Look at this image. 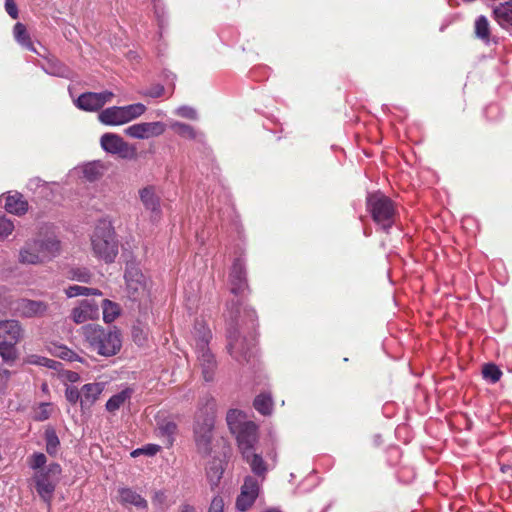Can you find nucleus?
Listing matches in <instances>:
<instances>
[{"instance_id":"0e129e2a","label":"nucleus","mask_w":512,"mask_h":512,"mask_svg":"<svg viewBox=\"0 0 512 512\" xmlns=\"http://www.w3.org/2000/svg\"><path fill=\"white\" fill-rule=\"evenodd\" d=\"M509 469H510V466H508V465H503V466L501 467V471H502L503 473L507 472Z\"/></svg>"},{"instance_id":"f257e3e1","label":"nucleus","mask_w":512,"mask_h":512,"mask_svg":"<svg viewBox=\"0 0 512 512\" xmlns=\"http://www.w3.org/2000/svg\"><path fill=\"white\" fill-rule=\"evenodd\" d=\"M227 323L228 351L239 363L249 362L254 356V339L246 340L240 336V329L253 330L257 315L254 309L240 300L227 305L225 314Z\"/></svg>"},{"instance_id":"39448f33","label":"nucleus","mask_w":512,"mask_h":512,"mask_svg":"<svg viewBox=\"0 0 512 512\" xmlns=\"http://www.w3.org/2000/svg\"><path fill=\"white\" fill-rule=\"evenodd\" d=\"M91 244L94 254L105 262H113L118 254V244L111 226H97Z\"/></svg>"},{"instance_id":"4c0bfd02","label":"nucleus","mask_w":512,"mask_h":512,"mask_svg":"<svg viewBox=\"0 0 512 512\" xmlns=\"http://www.w3.org/2000/svg\"><path fill=\"white\" fill-rule=\"evenodd\" d=\"M152 504L158 510H166L172 505V501L164 490H157L152 496Z\"/></svg>"},{"instance_id":"ea45409f","label":"nucleus","mask_w":512,"mask_h":512,"mask_svg":"<svg viewBox=\"0 0 512 512\" xmlns=\"http://www.w3.org/2000/svg\"><path fill=\"white\" fill-rule=\"evenodd\" d=\"M482 374L484 379L489 380L491 383H496L502 376V372L494 364H486L483 367Z\"/></svg>"},{"instance_id":"680f3d73","label":"nucleus","mask_w":512,"mask_h":512,"mask_svg":"<svg viewBox=\"0 0 512 512\" xmlns=\"http://www.w3.org/2000/svg\"><path fill=\"white\" fill-rule=\"evenodd\" d=\"M52 74L58 75V76H64V69L59 68L58 70H54L51 72Z\"/></svg>"},{"instance_id":"de8ad7c7","label":"nucleus","mask_w":512,"mask_h":512,"mask_svg":"<svg viewBox=\"0 0 512 512\" xmlns=\"http://www.w3.org/2000/svg\"><path fill=\"white\" fill-rule=\"evenodd\" d=\"M51 411V404L42 403L35 412V419L38 421H44L49 418Z\"/></svg>"},{"instance_id":"bf43d9fd","label":"nucleus","mask_w":512,"mask_h":512,"mask_svg":"<svg viewBox=\"0 0 512 512\" xmlns=\"http://www.w3.org/2000/svg\"><path fill=\"white\" fill-rule=\"evenodd\" d=\"M179 512H197L195 507L189 505V504H183L179 508Z\"/></svg>"},{"instance_id":"72a5a7b5","label":"nucleus","mask_w":512,"mask_h":512,"mask_svg":"<svg viewBox=\"0 0 512 512\" xmlns=\"http://www.w3.org/2000/svg\"><path fill=\"white\" fill-rule=\"evenodd\" d=\"M65 294L67 295V297L73 298V297H77V296H90V295L100 296V295H102V292L95 288H89V287H84V286H80V285H72V286H69L65 290Z\"/></svg>"},{"instance_id":"7ed1b4c3","label":"nucleus","mask_w":512,"mask_h":512,"mask_svg":"<svg viewBox=\"0 0 512 512\" xmlns=\"http://www.w3.org/2000/svg\"><path fill=\"white\" fill-rule=\"evenodd\" d=\"M211 331L204 322H196L192 332V345L197 353L199 367L206 382L212 381L217 368L214 355L208 348Z\"/></svg>"},{"instance_id":"a18cd8bd","label":"nucleus","mask_w":512,"mask_h":512,"mask_svg":"<svg viewBox=\"0 0 512 512\" xmlns=\"http://www.w3.org/2000/svg\"><path fill=\"white\" fill-rule=\"evenodd\" d=\"M177 426L174 422L168 421L159 426V430L162 435L167 436L168 443L171 444L173 441V435L175 434Z\"/></svg>"},{"instance_id":"13d9d810","label":"nucleus","mask_w":512,"mask_h":512,"mask_svg":"<svg viewBox=\"0 0 512 512\" xmlns=\"http://www.w3.org/2000/svg\"><path fill=\"white\" fill-rule=\"evenodd\" d=\"M119 499L123 504L128 501V491L125 488L119 490Z\"/></svg>"},{"instance_id":"49530a36","label":"nucleus","mask_w":512,"mask_h":512,"mask_svg":"<svg viewBox=\"0 0 512 512\" xmlns=\"http://www.w3.org/2000/svg\"><path fill=\"white\" fill-rule=\"evenodd\" d=\"M175 114L190 120H196L198 115L197 111L190 106H180L175 110Z\"/></svg>"},{"instance_id":"c85d7f7f","label":"nucleus","mask_w":512,"mask_h":512,"mask_svg":"<svg viewBox=\"0 0 512 512\" xmlns=\"http://www.w3.org/2000/svg\"><path fill=\"white\" fill-rule=\"evenodd\" d=\"M104 166L99 161L85 164L82 167V173L86 180L95 181L103 175Z\"/></svg>"},{"instance_id":"9d476101","label":"nucleus","mask_w":512,"mask_h":512,"mask_svg":"<svg viewBox=\"0 0 512 512\" xmlns=\"http://www.w3.org/2000/svg\"><path fill=\"white\" fill-rule=\"evenodd\" d=\"M260 482L253 476H247L241 487V492L236 499V508L239 511L248 510L259 495Z\"/></svg>"},{"instance_id":"bb28decb","label":"nucleus","mask_w":512,"mask_h":512,"mask_svg":"<svg viewBox=\"0 0 512 512\" xmlns=\"http://www.w3.org/2000/svg\"><path fill=\"white\" fill-rule=\"evenodd\" d=\"M169 126L177 135L184 139L196 140L202 136L201 133L195 130L191 125L179 121H171Z\"/></svg>"},{"instance_id":"864d4df0","label":"nucleus","mask_w":512,"mask_h":512,"mask_svg":"<svg viewBox=\"0 0 512 512\" xmlns=\"http://www.w3.org/2000/svg\"><path fill=\"white\" fill-rule=\"evenodd\" d=\"M164 87L162 85H156L151 87L145 92V95L152 97V98H159L164 94Z\"/></svg>"},{"instance_id":"4d7b16f0","label":"nucleus","mask_w":512,"mask_h":512,"mask_svg":"<svg viewBox=\"0 0 512 512\" xmlns=\"http://www.w3.org/2000/svg\"><path fill=\"white\" fill-rule=\"evenodd\" d=\"M65 377L68 381L74 383L80 380V375L74 371H67Z\"/></svg>"},{"instance_id":"0eeeda50","label":"nucleus","mask_w":512,"mask_h":512,"mask_svg":"<svg viewBox=\"0 0 512 512\" xmlns=\"http://www.w3.org/2000/svg\"><path fill=\"white\" fill-rule=\"evenodd\" d=\"M61 473L62 468L58 463H51L34 473L32 480L35 489L44 502L50 503Z\"/></svg>"},{"instance_id":"338daca9","label":"nucleus","mask_w":512,"mask_h":512,"mask_svg":"<svg viewBox=\"0 0 512 512\" xmlns=\"http://www.w3.org/2000/svg\"><path fill=\"white\" fill-rule=\"evenodd\" d=\"M265 512H280V511H279V510H277V509H269V510H267V511H265Z\"/></svg>"},{"instance_id":"412c9836","label":"nucleus","mask_w":512,"mask_h":512,"mask_svg":"<svg viewBox=\"0 0 512 512\" xmlns=\"http://www.w3.org/2000/svg\"><path fill=\"white\" fill-rule=\"evenodd\" d=\"M35 240L39 246L38 248L41 249L46 262L50 261L51 259L55 258L60 254V241L55 236L46 235Z\"/></svg>"},{"instance_id":"a211bd4d","label":"nucleus","mask_w":512,"mask_h":512,"mask_svg":"<svg viewBox=\"0 0 512 512\" xmlns=\"http://www.w3.org/2000/svg\"><path fill=\"white\" fill-rule=\"evenodd\" d=\"M36 240L27 242L19 252V261L22 264L37 265L46 262L43 253L38 248Z\"/></svg>"},{"instance_id":"052dcab7","label":"nucleus","mask_w":512,"mask_h":512,"mask_svg":"<svg viewBox=\"0 0 512 512\" xmlns=\"http://www.w3.org/2000/svg\"><path fill=\"white\" fill-rule=\"evenodd\" d=\"M62 350L63 351L60 353V357L70 359V354H72V352L66 348H62Z\"/></svg>"},{"instance_id":"1a4fd4ad","label":"nucleus","mask_w":512,"mask_h":512,"mask_svg":"<svg viewBox=\"0 0 512 512\" xmlns=\"http://www.w3.org/2000/svg\"><path fill=\"white\" fill-rule=\"evenodd\" d=\"M114 93L108 90L102 92L82 93L75 101L77 108L87 112L100 110L105 104L110 103Z\"/></svg>"},{"instance_id":"f03ea898","label":"nucleus","mask_w":512,"mask_h":512,"mask_svg":"<svg viewBox=\"0 0 512 512\" xmlns=\"http://www.w3.org/2000/svg\"><path fill=\"white\" fill-rule=\"evenodd\" d=\"M152 305V281L138 268L130 267V313L148 318Z\"/></svg>"},{"instance_id":"cd10ccee","label":"nucleus","mask_w":512,"mask_h":512,"mask_svg":"<svg viewBox=\"0 0 512 512\" xmlns=\"http://www.w3.org/2000/svg\"><path fill=\"white\" fill-rule=\"evenodd\" d=\"M226 421L231 433L240 430L250 422L246 420V415L237 409H230L228 411Z\"/></svg>"},{"instance_id":"3c124183","label":"nucleus","mask_w":512,"mask_h":512,"mask_svg":"<svg viewBox=\"0 0 512 512\" xmlns=\"http://www.w3.org/2000/svg\"><path fill=\"white\" fill-rule=\"evenodd\" d=\"M146 111L142 103L130 104V120L141 116Z\"/></svg>"},{"instance_id":"6e6d98bb","label":"nucleus","mask_w":512,"mask_h":512,"mask_svg":"<svg viewBox=\"0 0 512 512\" xmlns=\"http://www.w3.org/2000/svg\"><path fill=\"white\" fill-rule=\"evenodd\" d=\"M13 232V226H0V241L5 240Z\"/></svg>"},{"instance_id":"a19ab883","label":"nucleus","mask_w":512,"mask_h":512,"mask_svg":"<svg viewBox=\"0 0 512 512\" xmlns=\"http://www.w3.org/2000/svg\"><path fill=\"white\" fill-rule=\"evenodd\" d=\"M160 450V446L156 444H147L142 448H138L130 452V457H138L141 455H146L152 457L156 455V453Z\"/></svg>"},{"instance_id":"09e8293b","label":"nucleus","mask_w":512,"mask_h":512,"mask_svg":"<svg viewBox=\"0 0 512 512\" xmlns=\"http://www.w3.org/2000/svg\"><path fill=\"white\" fill-rule=\"evenodd\" d=\"M65 397L72 404H75L78 401L81 403V389L79 390L76 387L68 386L65 391Z\"/></svg>"},{"instance_id":"e2e57ef3","label":"nucleus","mask_w":512,"mask_h":512,"mask_svg":"<svg viewBox=\"0 0 512 512\" xmlns=\"http://www.w3.org/2000/svg\"><path fill=\"white\" fill-rule=\"evenodd\" d=\"M153 3H154L155 14L157 15V17H160V12H159V8H158L157 0H153Z\"/></svg>"},{"instance_id":"58836bf2","label":"nucleus","mask_w":512,"mask_h":512,"mask_svg":"<svg viewBox=\"0 0 512 512\" xmlns=\"http://www.w3.org/2000/svg\"><path fill=\"white\" fill-rule=\"evenodd\" d=\"M46 451L49 455L54 456L58 451L60 441L53 429L45 431Z\"/></svg>"},{"instance_id":"5701e85b","label":"nucleus","mask_w":512,"mask_h":512,"mask_svg":"<svg viewBox=\"0 0 512 512\" xmlns=\"http://www.w3.org/2000/svg\"><path fill=\"white\" fill-rule=\"evenodd\" d=\"M0 338L18 343L22 338V328L18 321L6 320L0 322Z\"/></svg>"},{"instance_id":"e433bc0d","label":"nucleus","mask_w":512,"mask_h":512,"mask_svg":"<svg viewBox=\"0 0 512 512\" xmlns=\"http://www.w3.org/2000/svg\"><path fill=\"white\" fill-rule=\"evenodd\" d=\"M128 399V389L122 390L120 393L113 395L106 403V409L110 413H115Z\"/></svg>"},{"instance_id":"2eb2a0df","label":"nucleus","mask_w":512,"mask_h":512,"mask_svg":"<svg viewBox=\"0 0 512 512\" xmlns=\"http://www.w3.org/2000/svg\"><path fill=\"white\" fill-rule=\"evenodd\" d=\"M101 147L108 153L126 158L128 156V144L117 134L105 133L101 136Z\"/></svg>"},{"instance_id":"473e14b6","label":"nucleus","mask_w":512,"mask_h":512,"mask_svg":"<svg viewBox=\"0 0 512 512\" xmlns=\"http://www.w3.org/2000/svg\"><path fill=\"white\" fill-rule=\"evenodd\" d=\"M16 344L12 341L2 340L0 342V356L2 357L3 361L12 363L17 358V349Z\"/></svg>"},{"instance_id":"2f4dec72","label":"nucleus","mask_w":512,"mask_h":512,"mask_svg":"<svg viewBox=\"0 0 512 512\" xmlns=\"http://www.w3.org/2000/svg\"><path fill=\"white\" fill-rule=\"evenodd\" d=\"M103 320L106 323L113 322L120 315V307L117 303L108 299L102 302Z\"/></svg>"},{"instance_id":"c756f323","label":"nucleus","mask_w":512,"mask_h":512,"mask_svg":"<svg viewBox=\"0 0 512 512\" xmlns=\"http://www.w3.org/2000/svg\"><path fill=\"white\" fill-rule=\"evenodd\" d=\"M254 408L262 415H270L273 408L272 397L268 393H261L254 400Z\"/></svg>"},{"instance_id":"ddd939ff","label":"nucleus","mask_w":512,"mask_h":512,"mask_svg":"<svg viewBox=\"0 0 512 512\" xmlns=\"http://www.w3.org/2000/svg\"><path fill=\"white\" fill-rule=\"evenodd\" d=\"M0 206L10 213L22 216L27 213L29 204L24 196L17 191H9L0 195Z\"/></svg>"},{"instance_id":"423d86ee","label":"nucleus","mask_w":512,"mask_h":512,"mask_svg":"<svg viewBox=\"0 0 512 512\" xmlns=\"http://www.w3.org/2000/svg\"><path fill=\"white\" fill-rule=\"evenodd\" d=\"M214 427L213 407L201 409L194 424V440L200 453L208 454L211 450L212 431Z\"/></svg>"},{"instance_id":"aec40b11","label":"nucleus","mask_w":512,"mask_h":512,"mask_svg":"<svg viewBox=\"0 0 512 512\" xmlns=\"http://www.w3.org/2000/svg\"><path fill=\"white\" fill-rule=\"evenodd\" d=\"M104 388L105 384L103 382H94L83 385L81 387V408H90L98 400Z\"/></svg>"},{"instance_id":"69168bd1","label":"nucleus","mask_w":512,"mask_h":512,"mask_svg":"<svg viewBox=\"0 0 512 512\" xmlns=\"http://www.w3.org/2000/svg\"><path fill=\"white\" fill-rule=\"evenodd\" d=\"M0 224H10V222L5 217H0Z\"/></svg>"},{"instance_id":"9b49d317","label":"nucleus","mask_w":512,"mask_h":512,"mask_svg":"<svg viewBox=\"0 0 512 512\" xmlns=\"http://www.w3.org/2000/svg\"><path fill=\"white\" fill-rule=\"evenodd\" d=\"M241 455L256 450L258 443V427L254 422H249L243 428L233 432Z\"/></svg>"},{"instance_id":"f8f14e48","label":"nucleus","mask_w":512,"mask_h":512,"mask_svg":"<svg viewBox=\"0 0 512 512\" xmlns=\"http://www.w3.org/2000/svg\"><path fill=\"white\" fill-rule=\"evenodd\" d=\"M230 291L235 296L242 295L248 288L245 261L239 256L233 261L229 274Z\"/></svg>"},{"instance_id":"393cba45","label":"nucleus","mask_w":512,"mask_h":512,"mask_svg":"<svg viewBox=\"0 0 512 512\" xmlns=\"http://www.w3.org/2000/svg\"><path fill=\"white\" fill-rule=\"evenodd\" d=\"M493 14L501 27L505 29L512 28V0L496 6L493 9Z\"/></svg>"},{"instance_id":"603ef678","label":"nucleus","mask_w":512,"mask_h":512,"mask_svg":"<svg viewBox=\"0 0 512 512\" xmlns=\"http://www.w3.org/2000/svg\"><path fill=\"white\" fill-rule=\"evenodd\" d=\"M224 509V501L222 497L216 496L212 499L209 512H223Z\"/></svg>"},{"instance_id":"f3484780","label":"nucleus","mask_w":512,"mask_h":512,"mask_svg":"<svg viewBox=\"0 0 512 512\" xmlns=\"http://www.w3.org/2000/svg\"><path fill=\"white\" fill-rule=\"evenodd\" d=\"M98 120L109 126L124 124L128 121V108L118 106L106 108L98 114Z\"/></svg>"},{"instance_id":"6ab92c4d","label":"nucleus","mask_w":512,"mask_h":512,"mask_svg":"<svg viewBox=\"0 0 512 512\" xmlns=\"http://www.w3.org/2000/svg\"><path fill=\"white\" fill-rule=\"evenodd\" d=\"M99 310L96 304L84 300L78 307H75L71 312V318L76 324L84 323L88 320L98 318Z\"/></svg>"},{"instance_id":"20e7f679","label":"nucleus","mask_w":512,"mask_h":512,"mask_svg":"<svg viewBox=\"0 0 512 512\" xmlns=\"http://www.w3.org/2000/svg\"><path fill=\"white\" fill-rule=\"evenodd\" d=\"M90 350L102 356H112L121 348L119 333L116 331H106L99 325L89 324L81 328Z\"/></svg>"},{"instance_id":"dca6fc26","label":"nucleus","mask_w":512,"mask_h":512,"mask_svg":"<svg viewBox=\"0 0 512 512\" xmlns=\"http://www.w3.org/2000/svg\"><path fill=\"white\" fill-rule=\"evenodd\" d=\"M48 304L43 301L20 299L15 302L14 310L23 317H37L46 313Z\"/></svg>"},{"instance_id":"774afa93","label":"nucleus","mask_w":512,"mask_h":512,"mask_svg":"<svg viewBox=\"0 0 512 512\" xmlns=\"http://www.w3.org/2000/svg\"><path fill=\"white\" fill-rule=\"evenodd\" d=\"M129 153H130V158H131L134 154V150L131 147H130Z\"/></svg>"},{"instance_id":"79ce46f5","label":"nucleus","mask_w":512,"mask_h":512,"mask_svg":"<svg viewBox=\"0 0 512 512\" xmlns=\"http://www.w3.org/2000/svg\"><path fill=\"white\" fill-rule=\"evenodd\" d=\"M130 506H134L138 512H148V502L140 494L130 492Z\"/></svg>"},{"instance_id":"37998d69","label":"nucleus","mask_w":512,"mask_h":512,"mask_svg":"<svg viewBox=\"0 0 512 512\" xmlns=\"http://www.w3.org/2000/svg\"><path fill=\"white\" fill-rule=\"evenodd\" d=\"M47 462V458L43 453H34L28 459V465L31 469L38 471L40 469H44L45 464Z\"/></svg>"},{"instance_id":"5fc2aeb1","label":"nucleus","mask_w":512,"mask_h":512,"mask_svg":"<svg viewBox=\"0 0 512 512\" xmlns=\"http://www.w3.org/2000/svg\"><path fill=\"white\" fill-rule=\"evenodd\" d=\"M6 12L13 18H18V9L13 0H5Z\"/></svg>"},{"instance_id":"4468645a","label":"nucleus","mask_w":512,"mask_h":512,"mask_svg":"<svg viewBox=\"0 0 512 512\" xmlns=\"http://www.w3.org/2000/svg\"><path fill=\"white\" fill-rule=\"evenodd\" d=\"M166 125L163 122H143L130 126V137L148 139L164 133Z\"/></svg>"},{"instance_id":"7c9ffc66","label":"nucleus","mask_w":512,"mask_h":512,"mask_svg":"<svg viewBox=\"0 0 512 512\" xmlns=\"http://www.w3.org/2000/svg\"><path fill=\"white\" fill-rule=\"evenodd\" d=\"M14 37L19 44L26 47L27 49L36 52L33 44L30 40V37L26 31V27L24 24L18 22L14 26Z\"/></svg>"},{"instance_id":"c03bdc74","label":"nucleus","mask_w":512,"mask_h":512,"mask_svg":"<svg viewBox=\"0 0 512 512\" xmlns=\"http://www.w3.org/2000/svg\"><path fill=\"white\" fill-rule=\"evenodd\" d=\"M29 362L32 364L45 366V367H48L51 369H57L58 365H60V363L55 360L48 359L46 357H41V356H32L30 358Z\"/></svg>"},{"instance_id":"b1692460","label":"nucleus","mask_w":512,"mask_h":512,"mask_svg":"<svg viewBox=\"0 0 512 512\" xmlns=\"http://www.w3.org/2000/svg\"><path fill=\"white\" fill-rule=\"evenodd\" d=\"M140 199L147 210L153 213L160 211V198L153 186H148L140 190Z\"/></svg>"},{"instance_id":"8fccbe9b","label":"nucleus","mask_w":512,"mask_h":512,"mask_svg":"<svg viewBox=\"0 0 512 512\" xmlns=\"http://www.w3.org/2000/svg\"><path fill=\"white\" fill-rule=\"evenodd\" d=\"M72 275V279L77 280L83 283H89L91 280V274L86 269H77L74 270Z\"/></svg>"},{"instance_id":"4be33fe9","label":"nucleus","mask_w":512,"mask_h":512,"mask_svg":"<svg viewBox=\"0 0 512 512\" xmlns=\"http://www.w3.org/2000/svg\"><path fill=\"white\" fill-rule=\"evenodd\" d=\"M242 458L249 465L252 473L255 476L261 478V480L265 479V476L268 472V467L260 453H257L256 450H254L243 455Z\"/></svg>"},{"instance_id":"6e6552de","label":"nucleus","mask_w":512,"mask_h":512,"mask_svg":"<svg viewBox=\"0 0 512 512\" xmlns=\"http://www.w3.org/2000/svg\"><path fill=\"white\" fill-rule=\"evenodd\" d=\"M367 205L376 222L392 219L395 212L392 201L381 193L370 195L367 199Z\"/></svg>"},{"instance_id":"a878e982","label":"nucleus","mask_w":512,"mask_h":512,"mask_svg":"<svg viewBox=\"0 0 512 512\" xmlns=\"http://www.w3.org/2000/svg\"><path fill=\"white\" fill-rule=\"evenodd\" d=\"M224 468L220 459H213L206 468L207 479L212 488L216 487L223 475Z\"/></svg>"},{"instance_id":"f704fd0d","label":"nucleus","mask_w":512,"mask_h":512,"mask_svg":"<svg viewBox=\"0 0 512 512\" xmlns=\"http://www.w3.org/2000/svg\"><path fill=\"white\" fill-rule=\"evenodd\" d=\"M146 319L147 318H142L139 316L137 320L138 324L134 326L132 329L133 341L139 346H142L144 342L147 340L148 329L146 328V325L143 322V320Z\"/></svg>"},{"instance_id":"c9c22d12","label":"nucleus","mask_w":512,"mask_h":512,"mask_svg":"<svg viewBox=\"0 0 512 512\" xmlns=\"http://www.w3.org/2000/svg\"><path fill=\"white\" fill-rule=\"evenodd\" d=\"M475 34L477 38L484 42H489L490 27L489 22L485 16H479L475 21Z\"/></svg>"}]
</instances>
